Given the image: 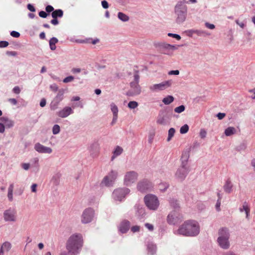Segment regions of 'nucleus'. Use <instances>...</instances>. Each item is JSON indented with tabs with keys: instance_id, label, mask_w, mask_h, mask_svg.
Wrapping results in <instances>:
<instances>
[{
	"instance_id": "46",
	"label": "nucleus",
	"mask_w": 255,
	"mask_h": 255,
	"mask_svg": "<svg viewBox=\"0 0 255 255\" xmlns=\"http://www.w3.org/2000/svg\"><path fill=\"white\" fill-rule=\"evenodd\" d=\"M140 226L137 225L133 226L130 228V230L133 233L139 232L140 231Z\"/></svg>"
},
{
	"instance_id": "2",
	"label": "nucleus",
	"mask_w": 255,
	"mask_h": 255,
	"mask_svg": "<svg viewBox=\"0 0 255 255\" xmlns=\"http://www.w3.org/2000/svg\"><path fill=\"white\" fill-rule=\"evenodd\" d=\"M83 238L80 233H74L68 238L66 248L69 255H77L80 254L83 246Z\"/></svg>"
},
{
	"instance_id": "63",
	"label": "nucleus",
	"mask_w": 255,
	"mask_h": 255,
	"mask_svg": "<svg viewBox=\"0 0 255 255\" xmlns=\"http://www.w3.org/2000/svg\"><path fill=\"white\" fill-rule=\"evenodd\" d=\"M45 9L47 12H50L52 11H53L54 8L51 5H48L46 7Z\"/></svg>"
},
{
	"instance_id": "6",
	"label": "nucleus",
	"mask_w": 255,
	"mask_h": 255,
	"mask_svg": "<svg viewBox=\"0 0 255 255\" xmlns=\"http://www.w3.org/2000/svg\"><path fill=\"white\" fill-rule=\"evenodd\" d=\"M144 202L147 207L150 210L156 211L159 206V201L157 197L152 194H148L144 197Z\"/></svg>"
},
{
	"instance_id": "35",
	"label": "nucleus",
	"mask_w": 255,
	"mask_h": 255,
	"mask_svg": "<svg viewBox=\"0 0 255 255\" xmlns=\"http://www.w3.org/2000/svg\"><path fill=\"white\" fill-rule=\"evenodd\" d=\"M110 109L113 113V115H118L119 109L116 104L114 103H112L110 104Z\"/></svg>"
},
{
	"instance_id": "60",
	"label": "nucleus",
	"mask_w": 255,
	"mask_h": 255,
	"mask_svg": "<svg viewBox=\"0 0 255 255\" xmlns=\"http://www.w3.org/2000/svg\"><path fill=\"white\" fill-rule=\"evenodd\" d=\"M39 15L40 17L42 18H46L47 16V14L44 11H40L39 12Z\"/></svg>"
},
{
	"instance_id": "45",
	"label": "nucleus",
	"mask_w": 255,
	"mask_h": 255,
	"mask_svg": "<svg viewBox=\"0 0 255 255\" xmlns=\"http://www.w3.org/2000/svg\"><path fill=\"white\" fill-rule=\"evenodd\" d=\"M247 144L245 142H243L241 143L238 147H237V150L238 151H242L244 150L247 148Z\"/></svg>"
},
{
	"instance_id": "38",
	"label": "nucleus",
	"mask_w": 255,
	"mask_h": 255,
	"mask_svg": "<svg viewBox=\"0 0 255 255\" xmlns=\"http://www.w3.org/2000/svg\"><path fill=\"white\" fill-rule=\"evenodd\" d=\"M195 34L200 36H205L210 35V33L203 30H196Z\"/></svg>"
},
{
	"instance_id": "36",
	"label": "nucleus",
	"mask_w": 255,
	"mask_h": 255,
	"mask_svg": "<svg viewBox=\"0 0 255 255\" xmlns=\"http://www.w3.org/2000/svg\"><path fill=\"white\" fill-rule=\"evenodd\" d=\"M32 167L38 168L39 165V159L38 157H34L30 160V164Z\"/></svg>"
},
{
	"instance_id": "24",
	"label": "nucleus",
	"mask_w": 255,
	"mask_h": 255,
	"mask_svg": "<svg viewBox=\"0 0 255 255\" xmlns=\"http://www.w3.org/2000/svg\"><path fill=\"white\" fill-rule=\"evenodd\" d=\"M190 152L188 150L184 151L181 157V165L188 166V160L189 157Z\"/></svg>"
},
{
	"instance_id": "33",
	"label": "nucleus",
	"mask_w": 255,
	"mask_h": 255,
	"mask_svg": "<svg viewBox=\"0 0 255 255\" xmlns=\"http://www.w3.org/2000/svg\"><path fill=\"white\" fill-rule=\"evenodd\" d=\"M51 15L53 18H57V17H62L63 15V12L61 9H56L52 12Z\"/></svg>"
},
{
	"instance_id": "22",
	"label": "nucleus",
	"mask_w": 255,
	"mask_h": 255,
	"mask_svg": "<svg viewBox=\"0 0 255 255\" xmlns=\"http://www.w3.org/2000/svg\"><path fill=\"white\" fill-rule=\"evenodd\" d=\"M0 121L3 123L4 125V126L6 128H11L14 125V122L13 121L9 119L7 117H2L0 118Z\"/></svg>"
},
{
	"instance_id": "17",
	"label": "nucleus",
	"mask_w": 255,
	"mask_h": 255,
	"mask_svg": "<svg viewBox=\"0 0 255 255\" xmlns=\"http://www.w3.org/2000/svg\"><path fill=\"white\" fill-rule=\"evenodd\" d=\"M190 169L189 166H183L181 165V166L178 168L175 173V177L178 180L182 181L186 177Z\"/></svg>"
},
{
	"instance_id": "30",
	"label": "nucleus",
	"mask_w": 255,
	"mask_h": 255,
	"mask_svg": "<svg viewBox=\"0 0 255 255\" xmlns=\"http://www.w3.org/2000/svg\"><path fill=\"white\" fill-rule=\"evenodd\" d=\"M236 131V130L235 128L230 127L225 130V134L227 136H229L235 134Z\"/></svg>"
},
{
	"instance_id": "7",
	"label": "nucleus",
	"mask_w": 255,
	"mask_h": 255,
	"mask_svg": "<svg viewBox=\"0 0 255 255\" xmlns=\"http://www.w3.org/2000/svg\"><path fill=\"white\" fill-rule=\"evenodd\" d=\"M119 173L117 170H111L103 179L101 185L102 186L112 187L118 177Z\"/></svg>"
},
{
	"instance_id": "23",
	"label": "nucleus",
	"mask_w": 255,
	"mask_h": 255,
	"mask_svg": "<svg viewBox=\"0 0 255 255\" xmlns=\"http://www.w3.org/2000/svg\"><path fill=\"white\" fill-rule=\"evenodd\" d=\"M11 248V245L8 242L3 243L0 248V255H4L5 252H8Z\"/></svg>"
},
{
	"instance_id": "54",
	"label": "nucleus",
	"mask_w": 255,
	"mask_h": 255,
	"mask_svg": "<svg viewBox=\"0 0 255 255\" xmlns=\"http://www.w3.org/2000/svg\"><path fill=\"white\" fill-rule=\"evenodd\" d=\"M8 42L6 41H0V48L7 47L8 45Z\"/></svg>"
},
{
	"instance_id": "43",
	"label": "nucleus",
	"mask_w": 255,
	"mask_h": 255,
	"mask_svg": "<svg viewBox=\"0 0 255 255\" xmlns=\"http://www.w3.org/2000/svg\"><path fill=\"white\" fill-rule=\"evenodd\" d=\"M128 106L129 109H134L138 106V103L135 101H130L128 103Z\"/></svg>"
},
{
	"instance_id": "47",
	"label": "nucleus",
	"mask_w": 255,
	"mask_h": 255,
	"mask_svg": "<svg viewBox=\"0 0 255 255\" xmlns=\"http://www.w3.org/2000/svg\"><path fill=\"white\" fill-rule=\"evenodd\" d=\"M74 79V77L73 76H69L65 78L63 80V82L65 83H67L72 82Z\"/></svg>"
},
{
	"instance_id": "3",
	"label": "nucleus",
	"mask_w": 255,
	"mask_h": 255,
	"mask_svg": "<svg viewBox=\"0 0 255 255\" xmlns=\"http://www.w3.org/2000/svg\"><path fill=\"white\" fill-rule=\"evenodd\" d=\"M184 1H178L174 7L175 21L177 24L183 23L187 15V6Z\"/></svg>"
},
{
	"instance_id": "39",
	"label": "nucleus",
	"mask_w": 255,
	"mask_h": 255,
	"mask_svg": "<svg viewBox=\"0 0 255 255\" xmlns=\"http://www.w3.org/2000/svg\"><path fill=\"white\" fill-rule=\"evenodd\" d=\"M159 189L162 192H165L169 187V184L167 183H161L159 185Z\"/></svg>"
},
{
	"instance_id": "16",
	"label": "nucleus",
	"mask_w": 255,
	"mask_h": 255,
	"mask_svg": "<svg viewBox=\"0 0 255 255\" xmlns=\"http://www.w3.org/2000/svg\"><path fill=\"white\" fill-rule=\"evenodd\" d=\"M66 91V90L64 89H61L58 90V93L51 103V107L53 110L57 109L60 102L63 100L64 94Z\"/></svg>"
},
{
	"instance_id": "62",
	"label": "nucleus",
	"mask_w": 255,
	"mask_h": 255,
	"mask_svg": "<svg viewBox=\"0 0 255 255\" xmlns=\"http://www.w3.org/2000/svg\"><path fill=\"white\" fill-rule=\"evenodd\" d=\"M27 7L31 12L35 11V8L31 4H28L27 5Z\"/></svg>"
},
{
	"instance_id": "4",
	"label": "nucleus",
	"mask_w": 255,
	"mask_h": 255,
	"mask_svg": "<svg viewBox=\"0 0 255 255\" xmlns=\"http://www.w3.org/2000/svg\"><path fill=\"white\" fill-rule=\"evenodd\" d=\"M230 234L228 228H222L219 230L217 243L220 248L224 250L228 249L230 248Z\"/></svg>"
},
{
	"instance_id": "26",
	"label": "nucleus",
	"mask_w": 255,
	"mask_h": 255,
	"mask_svg": "<svg viewBox=\"0 0 255 255\" xmlns=\"http://www.w3.org/2000/svg\"><path fill=\"white\" fill-rule=\"evenodd\" d=\"M123 151V148L119 146L116 147L113 152V156L111 157V160H114L117 156L120 155Z\"/></svg>"
},
{
	"instance_id": "15",
	"label": "nucleus",
	"mask_w": 255,
	"mask_h": 255,
	"mask_svg": "<svg viewBox=\"0 0 255 255\" xmlns=\"http://www.w3.org/2000/svg\"><path fill=\"white\" fill-rule=\"evenodd\" d=\"M172 84L171 80L165 81L159 84H155L149 86V88L152 92H158L169 87Z\"/></svg>"
},
{
	"instance_id": "14",
	"label": "nucleus",
	"mask_w": 255,
	"mask_h": 255,
	"mask_svg": "<svg viewBox=\"0 0 255 255\" xmlns=\"http://www.w3.org/2000/svg\"><path fill=\"white\" fill-rule=\"evenodd\" d=\"M3 217L5 222H14L16 220V211L9 208L3 212Z\"/></svg>"
},
{
	"instance_id": "56",
	"label": "nucleus",
	"mask_w": 255,
	"mask_h": 255,
	"mask_svg": "<svg viewBox=\"0 0 255 255\" xmlns=\"http://www.w3.org/2000/svg\"><path fill=\"white\" fill-rule=\"evenodd\" d=\"M145 227L150 231H152L154 229L153 226L149 223H145Z\"/></svg>"
},
{
	"instance_id": "64",
	"label": "nucleus",
	"mask_w": 255,
	"mask_h": 255,
	"mask_svg": "<svg viewBox=\"0 0 255 255\" xmlns=\"http://www.w3.org/2000/svg\"><path fill=\"white\" fill-rule=\"evenodd\" d=\"M249 92L253 94L252 95L250 96V97L253 99H255V88L254 89H252V90H250L249 91Z\"/></svg>"
},
{
	"instance_id": "41",
	"label": "nucleus",
	"mask_w": 255,
	"mask_h": 255,
	"mask_svg": "<svg viewBox=\"0 0 255 255\" xmlns=\"http://www.w3.org/2000/svg\"><path fill=\"white\" fill-rule=\"evenodd\" d=\"M60 131V126L58 125H54L52 128V132L54 134H57Z\"/></svg>"
},
{
	"instance_id": "52",
	"label": "nucleus",
	"mask_w": 255,
	"mask_h": 255,
	"mask_svg": "<svg viewBox=\"0 0 255 255\" xmlns=\"http://www.w3.org/2000/svg\"><path fill=\"white\" fill-rule=\"evenodd\" d=\"M207 132L204 129H201L200 131V136L202 138H204L206 136Z\"/></svg>"
},
{
	"instance_id": "44",
	"label": "nucleus",
	"mask_w": 255,
	"mask_h": 255,
	"mask_svg": "<svg viewBox=\"0 0 255 255\" xmlns=\"http://www.w3.org/2000/svg\"><path fill=\"white\" fill-rule=\"evenodd\" d=\"M250 209V208L247 202H244L243 207L240 208V211L241 212H243V211L246 212L248 211V210Z\"/></svg>"
},
{
	"instance_id": "57",
	"label": "nucleus",
	"mask_w": 255,
	"mask_h": 255,
	"mask_svg": "<svg viewBox=\"0 0 255 255\" xmlns=\"http://www.w3.org/2000/svg\"><path fill=\"white\" fill-rule=\"evenodd\" d=\"M118 115H113L112 121L111 123V125L112 126L114 125L116 123V122H117V120H118Z\"/></svg>"
},
{
	"instance_id": "37",
	"label": "nucleus",
	"mask_w": 255,
	"mask_h": 255,
	"mask_svg": "<svg viewBox=\"0 0 255 255\" xmlns=\"http://www.w3.org/2000/svg\"><path fill=\"white\" fill-rule=\"evenodd\" d=\"M175 130L174 128H170L169 130H168V137L167 138V141H169L171 138L173 137V136H174V134H175Z\"/></svg>"
},
{
	"instance_id": "10",
	"label": "nucleus",
	"mask_w": 255,
	"mask_h": 255,
	"mask_svg": "<svg viewBox=\"0 0 255 255\" xmlns=\"http://www.w3.org/2000/svg\"><path fill=\"white\" fill-rule=\"evenodd\" d=\"M138 173L134 171H129L126 172L124 177V184L127 186H130L137 180Z\"/></svg>"
},
{
	"instance_id": "42",
	"label": "nucleus",
	"mask_w": 255,
	"mask_h": 255,
	"mask_svg": "<svg viewBox=\"0 0 255 255\" xmlns=\"http://www.w3.org/2000/svg\"><path fill=\"white\" fill-rule=\"evenodd\" d=\"M189 130V127L187 125L185 124L181 127L180 129V132L181 134H184L188 132Z\"/></svg>"
},
{
	"instance_id": "50",
	"label": "nucleus",
	"mask_w": 255,
	"mask_h": 255,
	"mask_svg": "<svg viewBox=\"0 0 255 255\" xmlns=\"http://www.w3.org/2000/svg\"><path fill=\"white\" fill-rule=\"evenodd\" d=\"M101 4L103 8L104 9H107L109 7V4L108 2L105 0H102L101 1Z\"/></svg>"
},
{
	"instance_id": "51",
	"label": "nucleus",
	"mask_w": 255,
	"mask_h": 255,
	"mask_svg": "<svg viewBox=\"0 0 255 255\" xmlns=\"http://www.w3.org/2000/svg\"><path fill=\"white\" fill-rule=\"evenodd\" d=\"M196 30L190 29L185 31L187 36L189 37H192L193 34L195 33Z\"/></svg>"
},
{
	"instance_id": "48",
	"label": "nucleus",
	"mask_w": 255,
	"mask_h": 255,
	"mask_svg": "<svg viewBox=\"0 0 255 255\" xmlns=\"http://www.w3.org/2000/svg\"><path fill=\"white\" fill-rule=\"evenodd\" d=\"M50 89L51 91H53V92H56V91H58V87L57 86V85L55 83H53L51 85H50Z\"/></svg>"
},
{
	"instance_id": "20",
	"label": "nucleus",
	"mask_w": 255,
	"mask_h": 255,
	"mask_svg": "<svg viewBox=\"0 0 255 255\" xmlns=\"http://www.w3.org/2000/svg\"><path fill=\"white\" fill-rule=\"evenodd\" d=\"M34 148L37 152L40 153L50 154L52 152L51 148L45 146L40 143H35Z\"/></svg>"
},
{
	"instance_id": "29",
	"label": "nucleus",
	"mask_w": 255,
	"mask_h": 255,
	"mask_svg": "<svg viewBox=\"0 0 255 255\" xmlns=\"http://www.w3.org/2000/svg\"><path fill=\"white\" fill-rule=\"evenodd\" d=\"M14 188V184L11 183L9 185L8 188L7 198L10 201L13 200V190Z\"/></svg>"
},
{
	"instance_id": "55",
	"label": "nucleus",
	"mask_w": 255,
	"mask_h": 255,
	"mask_svg": "<svg viewBox=\"0 0 255 255\" xmlns=\"http://www.w3.org/2000/svg\"><path fill=\"white\" fill-rule=\"evenodd\" d=\"M10 35L13 37L18 38L20 36V33L16 31H12Z\"/></svg>"
},
{
	"instance_id": "25",
	"label": "nucleus",
	"mask_w": 255,
	"mask_h": 255,
	"mask_svg": "<svg viewBox=\"0 0 255 255\" xmlns=\"http://www.w3.org/2000/svg\"><path fill=\"white\" fill-rule=\"evenodd\" d=\"M233 185L230 179L226 181L225 184L223 186L224 191L227 193H230L233 190Z\"/></svg>"
},
{
	"instance_id": "5",
	"label": "nucleus",
	"mask_w": 255,
	"mask_h": 255,
	"mask_svg": "<svg viewBox=\"0 0 255 255\" xmlns=\"http://www.w3.org/2000/svg\"><path fill=\"white\" fill-rule=\"evenodd\" d=\"M154 46L161 53L166 55H171L173 51L178 48V46L171 45L164 42H155Z\"/></svg>"
},
{
	"instance_id": "61",
	"label": "nucleus",
	"mask_w": 255,
	"mask_h": 255,
	"mask_svg": "<svg viewBox=\"0 0 255 255\" xmlns=\"http://www.w3.org/2000/svg\"><path fill=\"white\" fill-rule=\"evenodd\" d=\"M21 166L24 170H27L29 168L30 164L27 163H22Z\"/></svg>"
},
{
	"instance_id": "59",
	"label": "nucleus",
	"mask_w": 255,
	"mask_h": 255,
	"mask_svg": "<svg viewBox=\"0 0 255 255\" xmlns=\"http://www.w3.org/2000/svg\"><path fill=\"white\" fill-rule=\"evenodd\" d=\"M12 91L13 93L16 94H18L20 92V89L18 86H15L13 88Z\"/></svg>"
},
{
	"instance_id": "58",
	"label": "nucleus",
	"mask_w": 255,
	"mask_h": 255,
	"mask_svg": "<svg viewBox=\"0 0 255 255\" xmlns=\"http://www.w3.org/2000/svg\"><path fill=\"white\" fill-rule=\"evenodd\" d=\"M5 131V126L3 123L0 122V133H3Z\"/></svg>"
},
{
	"instance_id": "18",
	"label": "nucleus",
	"mask_w": 255,
	"mask_h": 255,
	"mask_svg": "<svg viewBox=\"0 0 255 255\" xmlns=\"http://www.w3.org/2000/svg\"><path fill=\"white\" fill-rule=\"evenodd\" d=\"M179 215L177 210L171 211L167 217V222L170 225H175L179 220Z\"/></svg>"
},
{
	"instance_id": "13",
	"label": "nucleus",
	"mask_w": 255,
	"mask_h": 255,
	"mask_svg": "<svg viewBox=\"0 0 255 255\" xmlns=\"http://www.w3.org/2000/svg\"><path fill=\"white\" fill-rule=\"evenodd\" d=\"M152 188V183L146 179H143L139 181L137 184V190L142 193L149 191Z\"/></svg>"
},
{
	"instance_id": "34",
	"label": "nucleus",
	"mask_w": 255,
	"mask_h": 255,
	"mask_svg": "<svg viewBox=\"0 0 255 255\" xmlns=\"http://www.w3.org/2000/svg\"><path fill=\"white\" fill-rule=\"evenodd\" d=\"M174 98L172 96H167L162 100V102L165 105H169L174 101Z\"/></svg>"
},
{
	"instance_id": "12",
	"label": "nucleus",
	"mask_w": 255,
	"mask_h": 255,
	"mask_svg": "<svg viewBox=\"0 0 255 255\" xmlns=\"http://www.w3.org/2000/svg\"><path fill=\"white\" fill-rule=\"evenodd\" d=\"M171 116L165 111H160L157 118V124L163 126L169 124L171 121Z\"/></svg>"
},
{
	"instance_id": "28",
	"label": "nucleus",
	"mask_w": 255,
	"mask_h": 255,
	"mask_svg": "<svg viewBox=\"0 0 255 255\" xmlns=\"http://www.w3.org/2000/svg\"><path fill=\"white\" fill-rule=\"evenodd\" d=\"M148 252L151 255H153L156 251V247L155 244L152 243H148L147 245Z\"/></svg>"
},
{
	"instance_id": "11",
	"label": "nucleus",
	"mask_w": 255,
	"mask_h": 255,
	"mask_svg": "<svg viewBox=\"0 0 255 255\" xmlns=\"http://www.w3.org/2000/svg\"><path fill=\"white\" fill-rule=\"evenodd\" d=\"M95 211L92 208H88L85 209L81 215V222L86 224L91 223L94 218Z\"/></svg>"
},
{
	"instance_id": "40",
	"label": "nucleus",
	"mask_w": 255,
	"mask_h": 255,
	"mask_svg": "<svg viewBox=\"0 0 255 255\" xmlns=\"http://www.w3.org/2000/svg\"><path fill=\"white\" fill-rule=\"evenodd\" d=\"M185 107L184 105H181L174 109V112L176 113L180 114L185 111Z\"/></svg>"
},
{
	"instance_id": "1",
	"label": "nucleus",
	"mask_w": 255,
	"mask_h": 255,
	"mask_svg": "<svg viewBox=\"0 0 255 255\" xmlns=\"http://www.w3.org/2000/svg\"><path fill=\"white\" fill-rule=\"evenodd\" d=\"M200 233L199 223L195 220H189L185 222L179 228L174 231V234L187 237H195Z\"/></svg>"
},
{
	"instance_id": "8",
	"label": "nucleus",
	"mask_w": 255,
	"mask_h": 255,
	"mask_svg": "<svg viewBox=\"0 0 255 255\" xmlns=\"http://www.w3.org/2000/svg\"><path fill=\"white\" fill-rule=\"evenodd\" d=\"M130 192V190L128 188H118L113 191L112 197L115 201L122 202Z\"/></svg>"
},
{
	"instance_id": "32",
	"label": "nucleus",
	"mask_w": 255,
	"mask_h": 255,
	"mask_svg": "<svg viewBox=\"0 0 255 255\" xmlns=\"http://www.w3.org/2000/svg\"><path fill=\"white\" fill-rule=\"evenodd\" d=\"M118 17L119 19L124 22H127L128 21L129 19L128 16L122 12H118Z\"/></svg>"
},
{
	"instance_id": "49",
	"label": "nucleus",
	"mask_w": 255,
	"mask_h": 255,
	"mask_svg": "<svg viewBox=\"0 0 255 255\" xmlns=\"http://www.w3.org/2000/svg\"><path fill=\"white\" fill-rule=\"evenodd\" d=\"M168 36H169V37H173L174 38H176L177 40H178L181 39V36L177 34L168 33Z\"/></svg>"
},
{
	"instance_id": "19",
	"label": "nucleus",
	"mask_w": 255,
	"mask_h": 255,
	"mask_svg": "<svg viewBox=\"0 0 255 255\" xmlns=\"http://www.w3.org/2000/svg\"><path fill=\"white\" fill-rule=\"evenodd\" d=\"M130 226V222L127 220H124L118 226V231L121 234H126L129 230Z\"/></svg>"
},
{
	"instance_id": "9",
	"label": "nucleus",
	"mask_w": 255,
	"mask_h": 255,
	"mask_svg": "<svg viewBox=\"0 0 255 255\" xmlns=\"http://www.w3.org/2000/svg\"><path fill=\"white\" fill-rule=\"evenodd\" d=\"M139 76L137 74L134 75V81L130 83V89L127 92L128 96H134L139 95L141 92V89L138 84Z\"/></svg>"
},
{
	"instance_id": "31",
	"label": "nucleus",
	"mask_w": 255,
	"mask_h": 255,
	"mask_svg": "<svg viewBox=\"0 0 255 255\" xmlns=\"http://www.w3.org/2000/svg\"><path fill=\"white\" fill-rule=\"evenodd\" d=\"M58 40L56 37H52L49 40L50 48L51 50L56 49L55 44L58 42Z\"/></svg>"
},
{
	"instance_id": "21",
	"label": "nucleus",
	"mask_w": 255,
	"mask_h": 255,
	"mask_svg": "<svg viewBox=\"0 0 255 255\" xmlns=\"http://www.w3.org/2000/svg\"><path fill=\"white\" fill-rule=\"evenodd\" d=\"M74 113L72 109L70 107H65L61 110L59 111L57 115L62 118H65Z\"/></svg>"
},
{
	"instance_id": "27",
	"label": "nucleus",
	"mask_w": 255,
	"mask_h": 255,
	"mask_svg": "<svg viewBox=\"0 0 255 255\" xmlns=\"http://www.w3.org/2000/svg\"><path fill=\"white\" fill-rule=\"evenodd\" d=\"M169 203L170 206L174 209V210H177L179 207V201L174 198H170L169 200Z\"/></svg>"
},
{
	"instance_id": "53",
	"label": "nucleus",
	"mask_w": 255,
	"mask_h": 255,
	"mask_svg": "<svg viewBox=\"0 0 255 255\" xmlns=\"http://www.w3.org/2000/svg\"><path fill=\"white\" fill-rule=\"evenodd\" d=\"M205 25L207 28L210 29H214L215 28V26L214 25V24H211L207 22H205Z\"/></svg>"
}]
</instances>
